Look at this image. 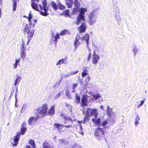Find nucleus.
Returning <instances> with one entry per match:
<instances>
[{"label":"nucleus","instance_id":"1","mask_svg":"<svg viewBox=\"0 0 148 148\" xmlns=\"http://www.w3.org/2000/svg\"><path fill=\"white\" fill-rule=\"evenodd\" d=\"M40 1V0H31V7L34 10L39 12L42 15L47 16L49 14L47 12L48 7L47 6V0H42L41 4H39L38 6V3Z\"/></svg>","mask_w":148,"mask_h":148},{"label":"nucleus","instance_id":"2","mask_svg":"<svg viewBox=\"0 0 148 148\" xmlns=\"http://www.w3.org/2000/svg\"><path fill=\"white\" fill-rule=\"evenodd\" d=\"M22 28L23 29H21V30L23 31L25 34H27V37L28 39L27 42V45H28V43L29 42L33 36L34 30L33 29H31V27L27 24L23 25Z\"/></svg>","mask_w":148,"mask_h":148},{"label":"nucleus","instance_id":"3","mask_svg":"<svg viewBox=\"0 0 148 148\" xmlns=\"http://www.w3.org/2000/svg\"><path fill=\"white\" fill-rule=\"evenodd\" d=\"M48 109L47 104L46 103H44L42 105L41 107L37 108L35 111H37L36 112L38 113V114H40L41 117H43L47 116Z\"/></svg>","mask_w":148,"mask_h":148},{"label":"nucleus","instance_id":"4","mask_svg":"<svg viewBox=\"0 0 148 148\" xmlns=\"http://www.w3.org/2000/svg\"><path fill=\"white\" fill-rule=\"evenodd\" d=\"M98 111L96 108H87L86 112H84L83 113L90 117L94 116L95 119H96L98 115Z\"/></svg>","mask_w":148,"mask_h":148},{"label":"nucleus","instance_id":"5","mask_svg":"<svg viewBox=\"0 0 148 148\" xmlns=\"http://www.w3.org/2000/svg\"><path fill=\"white\" fill-rule=\"evenodd\" d=\"M87 11V9L86 8H81L80 12L77 17V20L75 23L76 24L78 25L80 23L81 20H84L85 19L84 12H86Z\"/></svg>","mask_w":148,"mask_h":148},{"label":"nucleus","instance_id":"6","mask_svg":"<svg viewBox=\"0 0 148 148\" xmlns=\"http://www.w3.org/2000/svg\"><path fill=\"white\" fill-rule=\"evenodd\" d=\"M105 133L103 130L101 128L98 127L96 129L95 132V135L99 139L104 137Z\"/></svg>","mask_w":148,"mask_h":148},{"label":"nucleus","instance_id":"7","mask_svg":"<svg viewBox=\"0 0 148 148\" xmlns=\"http://www.w3.org/2000/svg\"><path fill=\"white\" fill-rule=\"evenodd\" d=\"M85 20V19H84V20H81L80 22V25L77 27V29L79 33L85 32L87 28Z\"/></svg>","mask_w":148,"mask_h":148},{"label":"nucleus","instance_id":"8","mask_svg":"<svg viewBox=\"0 0 148 148\" xmlns=\"http://www.w3.org/2000/svg\"><path fill=\"white\" fill-rule=\"evenodd\" d=\"M20 137L19 134H16V135L14 136L13 138L10 139V142L13 147L16 146L18 145Z\"/></svg>","mask_w":148,"mask_h":148},{"label":"nucleus","instance_id":"9","mask_svg":"<svg viewBox=\"0 0 148 148\" xmlns=\"http://www.w3.org/2000/svg\"><path fill=\"white\" fill-rule=\"evenodd\" d=\"M22 43L21 45V57L24 59L25 58V55L26 52L25 51L26 50V47L25 45V42L23 41V40H22Z\"/></svg>","mask_w":148,"mask_h":148},{"label":"nucleus","instance_id":"10","mask_svg":"<svg viewBox=\"0 0 148 148\" xmlns=\"http://www.w3.org/2000/svg\"><path fill=\"white\" fill-rule=\"evenodd\" d=\"M26 123L25 122H23L21 125V132H18L16 133V134H19V136H20V135H23L25 134L27 130V128L26 127Z\"/></svg>","mask_w":148,"mask_h":148},{"label":"nucleus","instance_id":"11","mask_svg":"<svg viewBox=\"0 0 148 148\" xmlns=\"http://www.w3.org/2000/svg\"><path fill=\"white\" fill-rule=\"evenodd\" d=\"M35 114L36 116V117L34 116L31 117L28 120V123L30 125H31L33 121L36 122L38 119L40 118L39 114H38V113L35 112Z\"/></svg>","mask_w":148,"mask_h":148},{"label":"nucleus","instance_id":"12","mask_svg":"<svg viewBox=\"0 0 148 148\" xmlns=\"http://www.w3.org/2000/svg\"><path fill=\"white\" fill-rule=\"evenodd\" d=\"M88 22L90 25H92L96 21L95 18L92 13H91L90 14L88 17Z\"/></svg>","mask_w":148,"mask_h":148},{"label":"nucleus","instance_id":"13","mask_svg":"<svg viewBox=\"0 0 148 148\" xmlns=\"http://www.w3.org/2000/svg\"><path fill=\"white\" fill-rule=\"evenodd\" d=\"M99 56L96 54L95 53V52L94 51L92 55V63L93 64L96 65L98 62L99 60Z\"/></svg>","mask_w":148,"mask_h":148},{"label":"nucleus","instance_id":"14","mask_svg":"<svg viewBox=\"0 0 148 148\" xmlns=\"http://www.w3.org/2000/svg\"><path fill=\"white\" fill-rule=\"evenodd\" d=\"M55 106L54 105L52 106L50 108L49 110L48 111H47V115L52 116L54 115L55 114Z\"/></svg>","mask_w":148,"mask_h":148},{"label":"nucleus","instance_id":"15","mask_svg":"<svg viewBox=\"0 0 148 148\" xmlns=\"http://www.w3.org/2000/svg\"><path fill=\"white\" fill-rule=\"evenodd\" d=\"M79 36H76L73 45L74 46V51H75L78 47L80 44V42L79 41Z\"/></svg>","mask_w":148,"mask_h":148},{"label":"nucleus","instance_id":"16","mask_svg":"<svg viewBox=\"0 0 148 148\" xmlns=\"http://www.w3.org/2000/svg\"><path fill=\"white\" fill-rule=\"evenodd\" d=\"M87 99L86 95H83L81 99V106L83 107L88 106Z\"/></svg>","mask_w":148,"mask_h":148},{"label":"nucleus","instance_id":"17","mask_svg":"<svg viewBox=\"0 0 148 148\" xmlns=\"http://www.w3.org/2000/svg\"><path fill=\"white\" fill-rule=\"evenodd\" d=\"M43 148H54L53 145H51L47 141H45L42 144Z\"/></svg>","mask_w":148,"mask_h":148},{"label":"nucleus","instance_id":"18","mask_svg":"<svg viewBox=\"0 0 148 148\" xmlns=\"http://www.w3.org/2000/svg\"><path fill=\"white\" fill-rule=\"evenodd\" d=\"M89 37V34H86L82 38L81 40H85L86 42L87 45H88Z\"/></svg>","mask_w":148,"mask_h":148},{"label":"nucleus","instance_id":"19","mask_svg":"<svg viewBox=\"0 0 148 148\" xmlns=\"http://www.w3.org/2000/svg\"><path fill=\"white\" fill-rule=\"evenodd\" d=\"M60 116H61L65 120L70 121L72 122L73 121V120L72 119V118L71 117L67 116L64 114H60Z\"/></svg>","mask_w":148,"mask_h":148},{"label":"nucleus","instance_id":"20","mask_svg":"<svg viewBox=\"0 0 148 148\" xmlns=\"http://www.w3.org/2000/svg\"><path fill=\"white\" fill-rule=\"evenodd\" d=\"M60 35L62 36L65 34H71V32L68 30L64 29L61 31L60 33Z\"/></svg>","mask_w":148,"mask_h":148},{"label":"nucleus","instance_id":"21","mask_svg":"<svg viewBox=\"0 0 148 148\" xmlns=\"http://www.w3.org/2000/svg\"><path fill=\"white\" fill-rule=\"evenodd\" d=\"M65 3L69 8H71L73 5V1L72 0H65Z\"/></svg>","mask_w":148,"mask_h":148},{"label":"nucleus","instance_id":"22","mask_svg":"<svg viewBox=\"0 0 148 148\" xmlns=\"http://www.w3.org/2000/svg\"><path fill=\"white\" fill-rule=\"evenodd\" d=\"M83 71L82 73V77H85L88 74V70L86 67H84L83 68Z\"/></svg>","mask_w":148,"mask_h":148},{"label":"nucleus","instance_id":"23","mask_svg":"<svg viewBox=\"0 0 148 148\" xmlns=\"http://www.w3.org/2000/svg\"><path fill=\"white\" fill-rule=\"evenodd\" d=\"M57 3L58 5V8L60 10H64L66 8L65 6L62 4L61 2H58Z\"/></svg>","mask_w":148,"mask_h":148},{"label":"nucleus","instance_id":"24","mask_svg":"<svg viewBox=\"0 0 148 148\" xmlns=\"http://www.w3.org/2000/svg\"><path fill=\"white\" fill-rule=\"evenodd\" d=\"M51 4V6L54 10H56L58 9V5L55 1H52Z\"/></svg>","mask_w":148,"mask_h":148},{"label":"nucleus","instance_id":"25","mask_svg":"<svg viewBox=\"0 0 148 148\" xmlns=\"http://www.w3.org/2000/svg\"><path fill=\"white\" fill-rule=\"evenodd\" d=\"M85 116L83 119L82 122L85 123L88 121H89V120L90 119V116L87 115H85Z\"/></svg>","mask_w":148,"mask_h":148},{"label":"nucleus","instance_id":"26","mask_svg":"<svg viewBox=\"0 0 148 148\" xmlns=\"http://www.w3.org/2000/svg\"><path fill=\"white\" fill-rule=\"evenodd\" d=\"M60 35V34L57 33L56 35L54 37V39L53 40V41L56 44L57 43L58 39L60 38L59 36Z\"/></svg>","mask_w":148,"mask_h":148},{"label":"nucleus","instance_id":"27","mask_svg":"<svg viewBox=\"0 0 148 148\" xmlns=\"http://www.w3.org/2000/svg\"><path fill=\"white\" fill-rule=\"evenodd\" d=\"M21 77L19 76H17L16 78L14 84L15 86L18 85V84L20 80H21Z\"/></svg>","mask_w":148,"mask_h":148},{"label":"nucleus","instance_id":"28","mask_svg":"<svg viewBox=\"0 0 148 148\" xmlns=\"http://www.w3.org/2000/svg\"><path fill=\"white\" fill-rule=\"evenodd\" d=\"M29 144L32 146L33 148H36L35 143L33 140H30L29 142Z\"/></svg>","mask_w":148,"mask_h":148},{"label":"nucleus","instance_id":"29","mask_svg":"<svg viewBox=\"0 0 148 148\" xmlns=\"http://www.w3.org/2000/svg\"><path fill=\"white\" fill-rule=\"evenodd\" d=\"M54 126H55L58 130H59L62 128V125L60 123H56L54 124Z\"/></svg>","mask_w":148,"mask_h":148},{"label":"nucleus","instance_id":"30","mask_svg":"<svg viewBox=\"0 0 148 148\" xmlns=\"http://www.w3.org/2000/svg\"><path fill=\"white\" fill-rule=\"evenodd\" d=\"M69 12L70 11L69 9L66 10L63 12V14L66 16H69Z\"/></svg>","mask_w":148,"mask_h":148},{"label":"nucleus","instance_id":"31","mask_svg":"<svg viewBox=\"0 0 148 148\" xmlns=\"http://www.w3.org/2000/svg\"><path fill=\"white\" fill-rule=\"evenodd\" d=\"M13 2V11H15L16 8V5H17V1L16 0H12Z\"/></svg>","mask_w":148,"mask_h":148},{"label":"nucleus","instance_id":"32","mask_svg":"<svg viewBox=\"0 0 148 148\" xmlns=\"http://www.w3.org/2000/svg\"><path fill=\"white\" fill-rule=\"evenodd\" d=\"M75 101L77 103H79L80 101V98L79 96L77 94H76L75 96Z\"/></svg>","mask_w":148,"mask_h":148},{"label":"nucleus","instance_id":"33","mask_svg":"<svg viewBox=\"0 0 148 148\" xmlns=\"http://www.w3.org/2000/svg\"><path fill=\"white\" fill-rule=\"evenodd\" d=\"M78 84L77 83L73 84L72 86V89L73 90L72 92H74L75 91L76 88L78 86Z\"/></svg>","mask_w":148,"mask_h":148},{"label":"nucleus","instance_id":"34","mask_svg":"<svg viewBox=\"0 0 148 148\" xmlns=\"http://www.w3.org/2000/svg\"><path fill=\"white\" fill-rule=\"evenodd\" d=\"M64 61V58H62L61 59L59 60L56 63V65H58L59 64H63Z\"/></svg>","mask_w":148,"mask_h":148},{"label":"nucleus","instance_id":"35","mask_svg":"<svg viewBox=\"0 0 148 148\" xmlns=\"http://www.w3.org/2000/svg\"><path fill=\"white\" fill-rule=\"evenodd\" d=\"M32 15L31 14L30 12H29V16L28 17V21L29 23V24H30L31 22V20L32 18Z\"/></svg>","mask_w":148,"mask_h":148},{"label":"nucleus","instance_id":"36","mask_svg":"<svg viewBox=\"0 0 148 148\" xmlns=\"http://www.w3.org/2000/svg\"><path fill=\"white\" fill-rule=\"evenodd\" d=\"M93 97L94 99L95 100L98 99L99 97H101V96L99 94H97L96 95H93Z\"/></svg>","mask_w":148,"mask_h":148},{"label":"nucleus","instance_id":"37","mask_svg":"<svg viewBox=\"0 0 148 148\" xmlns=\"http://www.w3.org/2000/svg\"><path fill=\"white\" fill-rule=\"evenodd\" d=\"M74 4L76 7H78L80 5V3L77 0H75L74 2Z\"/></svg>","mask_w":148,"mask_h":148},{"label":"nucleus","instance_id":"38","mask_svg":"<svg viewBox=\"0 0 148 148\" xmlns=\"http://www.w3.org/2000/svg\"><path fill=\"white\" fill-rule=\"evenodd\" d=\"M65 106L68 108L69 110L71 112L72 111V106L71 105L66 103Z\"/></svg>","mask_w":148,"mask_h":148},{"label":"nucleus","instance_id":"39","mask_svg":"<svg viewBox=\"0 0 148 148\" xmlns=\"http://www.w3.org/2000/svg\"><path fill=\"white\" fill-rule=\"evenodd\" d=\"M90 80V78L89 77H86L85 79V81L86 83H88Z\"/></svg>","mask_w":148,"mask_h":148},{"label":"nucleus","instance_id":"40","mask_svg":"<svg viewBox=\"0 0 148 148\" xmlns=\"http://www.w3.org/2000/svg\"><path fill=\"white\" fill-rule=\"evenodd\" d=\"M108 124L107 120L103 121L101 124V125L103 126H104Z\"/></svg>","mask_w":148,"mask_h":148},{"label":"nucleus","instance_id":"41","mask_svg":"<svg viewBox=\"0 0 148 148\" xmlns=\"http://www.w3.org/2000/svg\"><path fill=\"white\" fill-rule=\"evenodd\" d=\"M78 70L74 72H71L70 74V75H75V74H77L78 73Z\"/></svg>","mask_w":148,"mask_h":148},{"label":"nucleus","instance_id":"42","mask_svg":"<svg viewBox=\"0 0 148 148\" xmlns=\"http://www.w3.org/2000/svg\"><path fill=\"white\" fill-rule=\"evenodd\" d=\"M91 54L90 53H89L88 55V57L87 58V60L88 61H89L90 59L91 58Z\"/></svg>","mask_w":148,"mask_h":148},{"label":"nucleus","instance_id":"43","mask_svg":"<svg viewBox=\"0 0 148 148\" xmlns=\"http://www.w3.org/2000/svg\"><path fill=\"white\" fill-rule=\"evenodd\" d=\"M145 101V99H144L143 100L141 101L140 102V104L138 105V106H137L138 107H139L140 106H141L142 105H143V104L144 103Z\"/></svg>","mask_w":148,"mask_h":148},{"label":"nucleus","instance_id":"44","mask_svg":"<svg viewBox=\"0 0 148 148\" xmlns=\"http://www.w3.org/2000/svg\"><path fill=\"white\" fill-rule=\"evenodd\" d=\"M59 142L61 144L65 143V140L64 139H60L59 140Z\"/></svg>","mask_w":148,"mask_h":148},{"label":"nucleus","instance_id":"45","mask_svg":"<svg viewBox=\"0 0 148 148\" xmlns=\"http://www.w3.org/2000/svg\"><path fill=\"white\" fill-rule=\"evenodd\" d=\"M100 118H98L96 120L95 123L97 124H99L100 122Z\"/></svg>","mask_w":148,"mask_h":148},{"label":"nucleus","instance_id":"46","mask_svg":"<svg viewBox=\"0 0 148 148\" xmlns=\"http://www.w3.org/2000/svg\"><path fill=\"white\" fill-rule=\"evenodd\" d=\"M140 117L138 115H137L136 116V117L135 121H139L140 120Z\"/></svg>","mask_w":148,"mask_h":148},{"label":"nucleus","instance_id":"47","mask_svg":"<svg viewBox=\"0 0 148 148\" xmlns=\"http://www.w3.org/2000/svg\"><path fill=\"white\" fill-rule=\"evenodd\" d=\"M63 126L66 128H68L70 127H72V126L71 125H64Z\"/></svg>","mask_w":148,"mask_h":148},{"label":"nucleus","instance_id":"48","mask_svg":"<svg viewBox=\"0 0 148 148\" xmlns=\"http://www.w3.org/2000/svg\"><path fill=\"white\" fill-rule=\"evenodd\" d=\"M66 95L68 97L69 96V91L68 90H67L66 91Z\"/></svg>","mask_w":148,"mask_h":148},{"label":"nucleus","instance_id":"49","mask_svg":"<svg viewBox=\"0 0 148 148\" xmlns=\"http://www.w3.org/2000/svg\"><path fill=\"white\" fill-rule=\"evenodd\" d=\"M61 95V93L60 92H59L58 93L56 96V98H58L59 97H60Z\"/></svg>","mask_w":148,"mask_h":148},{"label":"nucleus","instance_id":"50","mask_svg":"<svg viewBox=\"0 0 148 148\" xmlns=\"http://www.w3.org/2000/svg\"><path fill=\"white\" fill-rule=\"evenodd\" d=\"M20 60V58H19L18 59L16 60L15 62H16L17 64H18V63L19 62Z\"/></svg>","mask_w":148,"mask_h":148},{"label":"nucleus","instance_id":"51","mask_svg":"<svg viewBox=\"0 0 148 148\" xmlns=\"http://www.w3.org/2000/svg\"><path fill=\"white\" fill-rule=\"evenodd\" d=\"M18 64L15 62V63L14 64V66L15 68V69H16L17 67V66Z\"/></svg>","mask_w":148,"mask_h":148},{"label":"nucleus","instance_id":"52","mask_svg":"<svg viewBox=\"0 0 148 148\" xmlns=\"http://www.w3.org/2000/svg\"><path fill=\"white\" fill-rule=\"evenodd\" d=\"M139 123L138 121H135V124L136 126Z\"/></svg>","mask_w":148,"mask_h":148},{"label":"nucleus","instance_id":"53","mask_svg":"<svg viewBox=\"0 0 148 148\" xmlns=\"http://www.w3.org/2000/svg\"><path fill=\"white\" fill-rule=\"evenodd\" d=\"M100 108L102 110H104V107H103V106H102V105H101L100 106Z\"/></svg>","mask_w":148,"mask_h":148},{"label":"nucleus","instance_id":"54","mask_svg":"<svg viewBox=\"0 0 148 148\" xmlns=\"http://www.w3.org/2000/svg\"><path fill=\"white\" fill-rule=\"evenodd\" d=\"M25 148H31V147L28 145H27L26 146Z\"/></svg>","mask_w":148,"mask_h":148},{"label":"nucleus","instance_id":"55","mask_svg":"<svg viewBox=\"0 0 148 148\" xmlns=\"http://www.w3.org/2000/svg\"><path fill=\"white\" fill-rule=\"evenodd\" d=\"M79 133L82 135H83L84 134V133L83 132H80Z\"/></svg>","mask_w":148,"mask_h":148},{"label":"nucleus","instance_id":"56","mask_svg":"<svg viewBox=\"0 0 148 148\" xmlns=\"http://www.w3.org/2000/svg\"><path fill=\"white\" fill-rule=\"evenodd\" d=\"M15 97H16V103L17 102V99H16V95H15Z\"/></svg>","mask_w":148,"mask_h":148},{"label":"nucleus","instance_id":"57","mask_svg":"<svg viewBox=\"0 0 148 148\" xmlns=\"http://www.w3.org/2000/svg\"><path fill=\"white\" fill-rule=\"evenodd\" d=\"M80 130H83V128H82V126L81 125H80Z\"/></svg>","mask_w":148,"mask_h":148},{"label":"nucleus","instance_id":"58","mask_svg":"<svg viewBox=\"0 0 148 148\" xmlns=\"http://www.w3.org/2000/svg\"><path fill=\"white\" fill-rule=\"evenodd\" d=\"M37 19H35L34 20V22L35 23H36L37 22Z\"/></svg>","mask_w":148,"mask_h":148},{"label":"nucleus","instance_id":"59","mask_svg":"<svg viewBox=\"0 0 148 148\" xmlns=\"http://www.w3.org/2000/svg\"><path fill=\"white\" fill-rule=\"evenodd\" d=\"M23 17L24 18H28V17L27 16H23Z\"/></svg>","mask_w":148,"mask_h":148},{"label":"nucleus","instance_id":"60","mask_svg":"<svg viewBox=\"0 0 148 148\" xmlns=\"http://www.w3.org/2000/svg\"><path fill=\"white\" fill-rule=\"evenodd\" d=\"M77 122L79 123H80L82 122V121H78Z\"/></svg>","mask_w":148,"mask_h":148},{"label":"nucleus","instance_id":"61","mask_svg":"<svg viewBox=\"0 0 148 148\" xmlns=\"http://www.w3.org/2000/svg\"><path fill=\"white\" fill-rule=\"evenodd\" d=\"M92 121H93L94 122V119H92Z\"/></svg>","mask_w":148,"mask_h":148},{"label":"nucleus","instance_id":"62","mask_svg":"<svg viewBox=\"0 0 148 148\" xmlns=\"http://www.w3.org/2000/svg\"><path fill=\"white\" fill-rule=\"evenodd\" d=\"M109 108V106H108V108Z\"/></svg>","mask_w":148,"mask_h":148},{"label":"nucleus","instance_id":"63","mask_svg":"<svg viewBox=\"0 0 148 148\" xmlns=\"http://www.w3.org/2000/svg\"><path fill=\"white\" fill-rule=\"evenodd\" d=\"M136 52H136V51L135 52V53Z\"/></svg>","mask_w":148,"mask_h":148},{"label":"nucleus","instance_id":"64","mask_svg":"<svg viewBox=\"0 0 148 148\" xmlns=\"http://www.w3.org/2000/svg\"><path fill=\"white\" fill-rule=\"evenodd\" d=\"M34 25H33V27H34Z\"/></svg>","mask_w":148,"mask_h":148}]
</instances>
